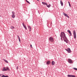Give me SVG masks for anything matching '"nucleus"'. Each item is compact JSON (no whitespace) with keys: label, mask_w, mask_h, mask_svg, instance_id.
<instances>
[{"label":"nucleus","mask_w":77,"mask_h":77,"mask_svg":"<svg viewBox=\"0 0 77 77\" xmlns=\"http://www.w3.org/2000/svg\"><path fill=\"white\" fill-rule=\"evenodd\" d=\"M60 36L61 37V39L62 41L64 40V42H66L67 43H68V40L67 39V38L65 35V33L61 32Z\"/></svg>","instance_id":"f257e3e1"},{"label":"nucleus","mask_w":77,"mask_h":77,"mask_svg":"<svg viewBox=\"0 0 77 77\" xmlns=\"http://www.w3.org/2000/svg\"><path fill=\"white\" fill-rule=\"evenodd\" d=\"M49 41H50V42H53L54 41V38L52 37H51L49 39Z\"/></svg>","instance_id":"f03ea898"},{"label":"nucleus","mask_w":77,"mask_h":77,"mask_svg":"<svg viewBox=\"0 0 77 77\" xmlns=\"http://www.w3.org/2000/svg\"><path fill=\"white\" fill-rule=\"evenodd\" d=\"M73 36L74 39H76V33L75 32V30L73 31Z\"/></svg>","instance_id":"7ed1b4c3"},{"label":"nucleus","mask_w":77,"mask_h":77,"mask_svg":"<svg viewBox=\"0 0 77 77\" xmlns=\"http://www.w3.org/2000/svg\"><path fill=\"white\" fill-rule=\"evenodd\" d=\"M12 18H15V12H14V11H12Z\"/></svg>","instance_id":"20e7f679"},{"label":"nucleus","mask_w":77,"mask_h":77,"mask_svg":"<svg viewBox=\"0 0 77 77\" xmlns=\"http://www.w3.org/2000/svg\"><path fill=\"white\" fill-rule=\"evenodd\" d=\"M65 50L69 53H71V49H70V48H67V49H66Z\"/></svg>","instance_id":"39448f33"},{"label":"nucleus","mask_w":77,"mask_h":77,"mask_svg":"<svg viewBox=\"0 0 77 77\" xmlns=\"http://www.w3.org/2000/svg\"><path fill=\"white\" fill-rule=\"evenodd\" d=\"M68 61L70 63H72V61L71 59H68Z\"/></svg>","instance_id":"423d86ee"},{"label":"nucleus","mask_w":77,"mask_h":77,"mask_svg":"<svg viewBox=\"0 0 77 77\" xmlns=\"http://www.w3.org/2000/svg\"><path fill=\"white\" fill-rule=\"evenodd\" d=\"M67 76L68 77H75V76L74 75H67Z\"/></svg>","instance_id":"0eeeda50"},{"label":"nucleus","mask_w":77,"mask_h":77,"mask_svg":"<svg viewBox=\"0 0 77 77\" xmlns=\"http://www.w3.org/2000/svg\"><path fill=\"white\" fill-rule=\"evenodd\" d=\"M51 63V62L49 61H48L46 63L47 65H50Z\"/></svg>","instance_id":"6e6552de"},{"label":"nucleus","mask_w":77,"mask_h":77,"mask_svg":"<svg viewBox=\"0 0 77 77\" xmlns=\"http://www.w3.org/2000/svg\"><path fill=\"white\" fill-rule=\"evenodd\" d=\"M64 14L65 16H66V17L67 18H69V16H68V14L64 13Z\"/></svg>","instance_id":"1a4fd4ad"},{"label":"nucleus","mask_w":77,"mask_h":77,"mask_svg":"<svg viewBox=\"0 0 77 77\" xmlns=\"http://www.w3.org/2000/svg\"><path fill=\"white\" fill-rule=\"evenodd\" d=\"M28 28L29 29V31H31L32 30V28L30 26H28Z\"/></svg>","instance_id":"9d476101"},{"label":"nucleus","mask_w":77,"mask_h":77,"mask_svg":"<svg viewBox=\"0 0 77 77\" xmlns=\"http://www.w3.org/2000/svg\"><path fill=\"white\" fill-rule=\"evenodd\" d=\"M60 3L61 4L62 6H63V2H62V1H60Z\"/></svg>","instance_id":"9b49d317"},{"label":"nucleus","mask_w":77,"mask_h":77,"mask_svg":"<svg viewBox=\"0 0 77 77\" xmlns=\"http://www.w3.org/2000/svg\"><path fill=\"white\" fill-rule=\"evenodd\" d=\"M9 71V68L8 67H7L6 68H5V71Z\"/></svg>","instance_id":"f8f14e48"},{"label":"nucleus","mask_w":77,"mask_h":77,"mask_svg":"<svg viewBox=\"0 0 77 77\" xmlns=\"http://www.w3.org/2000/svg\"><path fill=\"white\" fill-rule=\"evenodd\" d=\"M2 71H6V68L4 67L2 69Z\"/></svg>","instance_id":"ddd939ff"},{"label":"nucleus","mask_w":77,"mask_h":77,"mask_svg":"<svg viewBox=\"0 0 77 77\" xmlns=\"http://www.w3.org/2000/svg\"><path fill=\"white\" fill-rule=\"evenodd\" d=\"M55 64V63L54 62V61H52V65H54V64Z\"/></svg>","instance_id":"4468645a"},{"label":"nucleus","mask_w":77,"mask_h":77,"mask_svg":"<svg viewBox=\"0 0 77 77\" xmlns=\"http://www.w3.org/2000/svg\"><path fill=\"white\" fill-rule=\"evenodd\" d=\"M42 4H43V5H47V3L45 2H42Z\"/></svg>","instance_id":"2eb2a0df"},{"label":"nucleus","mask_w":77,"mask_h":77,"mask_svg":"<svg viewBox=\"0 0 77 77\" xmlns=\"http://www.w3.org/2000/svg\"><path fill=\"white\" fill-rule=\"evenodd\" d=\"M4 61H5V62H6V63H8V61H7V60H6L4 59Z\"/></svg>","instance_id":"dca6fc26"},{"label":"nucleus","mask_w":77,"mask_h":77,"mask_svg":"<svg viewBox=\"0 0 77 77\" xmlns=\"http://www.w3.org/2000/svg\"><path fill=\"white\" fill-rule=\"evenodd\" d=\"M47 5V7H48V8H49L50 7V6H51V5L50 4L48 5Z\"/></svg>","instance_id":"f3484780"},{"label":"nucleus","mask_w":77,"mask_h":77,"mask_svg":"<svg viewBox=\"0 0 77 77\" xmlns=\"http://www.w3.org/2000/svg\"><path fill=\"white\" fill-rule=\"evenodd\" d=\"M14 28H15V27L14 26H11V29H14Z\"/></svg>","instance_id":"a211bd4d"},{"label":"nucleus","mask_w":77,"mask_h":77,"mask_svg":"<svg viewBox=\"0 0 77 77\" xmlns=\"http://www.w3.org/2000/svg\"><path fill=\"white\" fill-rule=\"evenodd\" d=\"M69 33L70 36H72V34L71 33V31L69 32Z\"/></svg>","instance_id":"6ab92c4d"},{"label":"nucleus","mask_w":77,"mask_h":77,"mask_svg":"<svg viewBox=\"0 0 77 77\" xmlns=\"http://www.w3.org/2000/svg\"><path fill=\"white\" fill-rule=\"evenodd\" d=\"M22 24H23V27H24V26H25V25L24 24V23H22Z\"/></svg>","instance_id":"aec40b11"},{"label":"nucleus","mask_w":77,"mask_h":77,"mask_svg":"<svg viewBox=\"0 0 77 77\" xmlns=\"http://www.w3.org/2000/svg\"><path fill=\"white\" fill-rule=\"evenodd\" d=\"M26 2L27 3H28L29 4H30V2H29V1H27V0H26Z\"/></svg>","instance_id":"412c9836"},{"label":"nucleus","mask_w":77,"mask_h":77,"mask_svg":"<svg viewBox=\"0 0 77 77\" xmlns=\"http://www.w3.org/2000/svg\"><path fill=\"white\" fill-rule=\"evenodd\" d=\"M68 3L69 4V6H71V4H70V3L69 2H68Z\"/></svg>","instance_id":"4be33fe9"},{"label":"nucleus","mask_w":77,"mask_h":77,"mask_svg":"<svg viewBox=\"0 0 77 77\" xmlns=\"http://www.w3.org/2000/svg\"><path fill=\"white\" fill-rule=\"evenodd\" d=\"M73 69H75V70H77V69L75 68H73Z\"/></svg>","instance_id":"5701e85b"},{"label":"nucleus","mask_w":77,"mask_h":77,"mask_svg":"<svg viewBox=\"0 0 77 77\" xmlns=\"http://www.w3.org/2000/svg\"><path fill=\"white\" fill-rule=\"evenodd\" d=\"M24 27L25 28V29L26 30H27V27H26V26H24Z\"/></svg>","instance_id":"b1692460"},{"label":"nucleus","mask_w":77,"mask_h":77,"mask_svg":"<svg viewBox=\"0 0 77 77\" xmlns=\"http://www.w3.org/2000/svg\"><path fill=\"white\" fill-rule=\"evenodd\" d=\"M30 47L31 48H32V45H30Z\"/></svg>","instance_id":"393cba45"},{"label":"nucleus","mask_w":77,"mask_h":77,"mask_svg":"<svg viewBox=\"0 0 77 77\" xmlns=\"http://www.w3.org/2000/svg\"><path fill=\"white\" fill-rule=\"evenodd\" d=\"M70 32V30H67V32H68L69 33V32Z\"/></svg>","instance_id":"a878e982"},{"label":"nucleus","mask_w":77,"mask_h":77,"mask_svg":"<svg viewBox=\"0 0 77 77\" xmlns=\"http://www.w3.org/2000/svg\"><path fill=\"white\" fill-rule=\"evenodd\" d=\"M0 77H2V74H0Z\"/></svg>","instance_id":"bb28decb"},{"label":"nucleus","mask_w":77,"mask_h":77,"mask_svg":"<svg viewBox=\"0 0 77 77\" xmlns=\"http://www.w3.org/2000/svg\"><path fill=\"white\" fill-rule=\"evenodd\" d=\"M2 77H5V75H3L2 76Z\"/></svg>","instance_id":"cd10ccee"},{"label":"nucleus","mask_w":77,"mask_h":77,"mask_svg":"<svg viewBox=\"0 0 77 77\" xmlns=\"http://www.w3.org/2000/svg\"><path fill=\"white\" fill-rule=\"evenodd\" d=\"M5 77H9V76H8L6 75V76H5Z\"/></svg>","instance_id":"c85d7f7f"},{"label":"nucleus","mask_w":77,"mask_h":77,"mask_svg":"<svg viewBox=\"0 0 77 77\" xmlns=\"http://www.w3.org/2000/svg\"><path fill=\"white\" fill-rule=\"evenodd\" d=\"M17 69H18V66H17Z\"/></svg>","instance_id":"c756f323"},{"label":"nucleus","mask_w":77,"mask_h":77,"mask_svg":"<svg viewBox=\"0 0 77 77\" xmlns=\"http://www.w3.org/2000/svg\"><path fill=\"white\" fill-rule=\"evenodd\" d=\"M19 42H21V40H20V39H19Z\"/></svg>","instance_id":"7c9ffc66"},{"label":"nucleus","mask_w":77,"mask_h":77,"mask_svg":"<svg viewBox=\"0 0 77 77\" xmlns=\"http://www.w3.org/2000/svg\"><path fill=\"white\" fill-rule=\"evenodd\" d=\"M17 36H18V38H20V37H19V36H18V35H17Z\"/></svg>","instance_id":"2f4dec72"},{"label":"nucleus","mask_w":77,"mask_h":77,"mask_svg":"<svg viewBox=\"0 0 77 77\" xmlns=\"http://www.w3.org/2000/svg\"><path fill=\"white\" fill-rule=\"evenodd\" d=\"M18 39H19V40H20V38H19Z\"/></svg>","instance_id":"473e14b6"},{"label":"nucleus","mask_w":77,"mask_h":77,"mask_svg":"<svg viewBox=\"0 0 77 77\" xmlns=\"http://www.w3.org/2000/svg\"><path fill=\"white\" fill-rule=\"evenodd\" d=\"M37 1H38V2H39V0H37Z\"/></svg>","instance_id":"72a5a7b5"}]
</instances>
